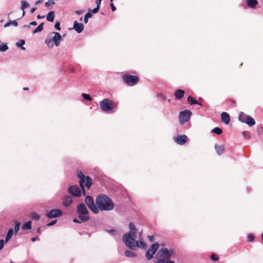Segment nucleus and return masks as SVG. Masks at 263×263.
Segmentation results:
<instances>
[{
    "instance_id": "f257e3e1",
    "label": "nucleus",
    "mask_w": 263,
    "mask_h": 263,
    "mask_svg": "<svg viewBox=\"0 0 263 263\" xmlns=\"http://www.w3.org/2000/svg\"><path fill=\"white\" fill-rule=\"evenodd\" d=\"M96 204L98 211H110L115 207V203L112 200L105 194H100L97 196Z\"/></svg>"
},
{
    "instance_id": "f03ea898",
    "label": "nucleus",
    "mask_w": 263,
    "mask_h": 263,
    "mask_svg": "<svg viewBox=\"0 0 263 263\" xmlns=\"http://www.w3.org/2000/svg\"><path fill=\"white\" fill-rule=\"evenodd\" d=\"M175 255L174 249H168L165 247L162 248L158 250L155 257V263H165L166 260L173 257Z\"/></svg>"
},
{
    "instance_id": "7ed1b4c3",
    "label": "nucleus",
    "mask_w": 263,
    "mask_h": 263,
    "mask_svg": "<svg viewBox=\"0 0 263 263\" xmlns=\"http://www.w3.org/2000/svg\"><path fill=\"white\" fill-rule=\"evenodd\" d=\"M61 34L56 32H52L50 33L47 36L45 43L47 46L50 48L53 47L54 45L57 47L60 44V42L62 40Z\"/></svg>"
},
{
    "instance_id": "20e7f679",
    "label": "nucleus",
    "mask_w": 263,
    "mask_h": 263,
    "mask_svg": "<svg viewBox=\"0 0 263 263\" xmlns=\"http://www.w3.org/2000/svg\"><path fill=\"white\" fill-rule=\"evenodd\" d=\"M136 234L126 233L122 236V241L126 246L132 250H135L138 245L137 240L135 239Z\"/></svg>"
},
{
    "instance_id": "39448f33",
    "label": "nucleus",
    "mask_w": 263,
    "mask_h": 263,
    "mask_svg": "<svg viewBox=\"0 0 263 263\" xmlns=\"http://www.w3.org/2000/svg\"><path fill=\"white\" fill-rule=\"evenodd\" d=\"M77 213L79 219L82 222H86L89 220V211L84 203H81L77 205Z\"/></svg>"
},
{
    "instance_id": "423d86ee",
    "label": "nucleus",
    "mask_w": 263,
    "mask_h": 263,
    "mask_svg": "<svg viewBox=\"0 0 263 263\" xmlns=\"http://www.w3.org/2000/svg\"><path fill=\"white\" fill-rule=\"evenodd\" d=\"M100 105L101 109L105 112H108L117 107V105L108 99H104L101 101Z\"/></svg>"
},
{
    "instance_id": "0eeeda50",
    "label": "nucleus",
    "mask_w": 263,
    "mask_h": 263,
    "mask_svg": "<svg viewBox=\"0 0 263 263\" xmlns=\"http://www.w3.org/2000/svg\"><path fill=\"white\" fill-rule=\"evenodd\" d=\"M238 120L240 122L245 123L250 126H252L255 124L254 119L242 111L240 112Z\"/></svg>"
},
{
    "instance_id": "6e6552de",
    "label": "nucleus",
    "mask_w": 263,
    "mask_h": 263,
    "mask_svg": "<svg viewBox=\"0 0 263 263\" xmlns=\"http://www.w3.org/2000/svg\"><path fill=\"white\" fill-rule=\"evenodd\" d=\"M192 115V112L188 109L180 111L178 116L179 121L180 124L183 125L185 123L189 121Z\"/></svg>"
},
{
    "instance_id": "1a4fd4ad",
    "label": "nucleus",
    "mask_w": 263,
    "mask_h": 263,
    "mask_svg": "<svg viewBox=\"0 0 263 263\" xmlns=\"http://www.w3.org/2000/svg\"><path fill=\"white\" fill-rule=\"evenodd\" d=\"M123 80L129 86H133L139 81V78L137 76H132L128 74L123 75Z\"/></svg>"
},
{
    "instance_id": "9d476101",
    "label": "nucleus",
    "mask_w": 263,
    "mask_h": 263,
    "mask_svg": "<svg viewBox=\"0 0 263 263\" xmlns=\"http://www.w3.org/2000/svg\"><path fill=\"white\" fill-rule=\"evenodd\" d=\"M68 192L72 195L73 197H79L83 193V189L77 185H71L68 189Z\"/></svg>"
},
{
    "instance_id": "9b49d317",
    "label": "nucleus",
    "mask_w": 263,
    "mask_h": 263,
    "mask_svg": "<svg viewBox=\"0 0 263 263\" xmlns=\"http://www.w3.org/2000/svg\"><path fill=\"white\" fill-rule=\"evenodd\" d=\"M159 245L157 242L154 243L151 245L146 251L145 254L147 260H149L153 257V255L156 253V251L159 249Z\"/></svg>"
},
{
    "instance_id": "f8f14e48",
    "label": "nucleus",
    "mask_w": 263,
    "mask_h": 263,
    "mask_svg": "<svg viewBox=\"0 0 263 263\" xmlns=\"http://www.w3.org/2000/svg\"><path fill=\"white\" fill-rule=\"evenodd\" d=\"M85 203L89 208V209L94 213H98V209L97 208V205L94 203L93 198L90 196H87L85 199Z\"/></svg>"
},
{
    "instance_id": "ddd939ff",
    "label": "nucleus",
    "mask_w": 263,
    "mask_h": 263,
    "mask_svg": "<svg viewBox=\"0 0 263 263\" xmlns=\"http://www.w3.org/2000/svg\"><path fill=\"white\" fill-rule=\"evenodd\" d=\"M63 215V212L60 209H53L47 212L46 214V217L49 219L56 218L61 216Z\"/></svg>"
},
{
    "instance_id": "4468645a",
    "label": "nucleus",
    "mask_w": 263,
    "mask_h": 263,
    "mask_svg": "<svg viewBox=\"0 0 263 263\" xmlns=\"http://www.w3.org/2000/svg\"><path fill=\"white\" fill-rule=\"evenodd\" d=\"M187 136L183 135L174 138L175 141L179 145H183L187 141Z\"/></svg>"
},
{
    "instance_id": "2eb2a0df",
    "label": "nucleus",
    "mask_w": 263,
    "mask_h": 263,
    "mask_svg": "<svg viewBox=\"0 0 263 263\" xmlns=\"http://www.w3.org/2000/svg\"><path fill=\"white\" fill-rule=\"evenodd\" d=\"M84 25L82 23H79L77 21H75L73 23V29L75 30V31L80 33L82 32L84 29Z\"/></svg>"
},
{
    "instance_id": "dca6fc26",
    "label": "nucleus",
    "mask_w": 263,
    "mask_h": 263,
    "mask_svg": "<svg viewBox=\"0 0 263 263\" xmlns=\"http://www.w3.org/2000/svg\"><path fill=\"white\" fill-rule=\"evenodd\" d=\"M221 121L226 124H228L230 121V117L228 113L223 112L221 114Z\"/></svg>"
},
{
    "instance_id": "f3484780",
    "label": "nucleus",
    "mask_w": 263,
    "mask_h": 263,
    "mask_svg": "<svg viewBox=\"0 0 263 263\" xmlns=\"http://www.w3.org/2000/svg\"><path fill=\"white\" fill-rule=\"evenodd\" d=\"M73 200L71 196H65L63 199V204L64 206L66 207H68L71 205L72 203Z\"/></svg>"
},
{
    "instance_id": "a211bd4d",
    "label": "nucleus",
    "mask_w": 263,
    "mask_h": 263,
    "mask_svg": "<svg viewBox=\"0 0 263 263\" xmlns=\"http://www.w3.org/2000/svg\"><path fill=\"white\" fill-rule=\"evenodd\" d=\"M185 91L182 89H177L174 92V96L176 99H181L184 95Z\"/></svg>"
},
{
    "instance_id": "6ab92c4d",
    "label": "nucleus",
    "mask_w": 263,
    "mask_h": 263,
    "mask_svg": "<svg viewBox=\"0 0 263 263\" xmlns=\"http://www.w3.org/2000/svg\"><path fill=\"white\" fill-rule=\"evenodd\" d=\"M215 149L216 152V153L218 155H221L222 153H224L225 148L224 145H218L217 144H215Z\"/></svg>"
},
{
    "instance_id": "aec40b11",
    "label": "nucleus",
    "mask_w": 263,
    "mask_h": 263,
    "mask_svg": "<svg viewBox=\"0 0 263 263\" xmlns=\"http://www.w3.org/2000/svg\"><path fill=\"white\" fill-rule=\"evenodd\" d=\"M247 6L250 8H254L258 4L257 0H246Z\"/></svg>"
},
{
    "instance_id": "412c9836",
    "label": "nucleus",
    "mask_w": 263,
    "mask_h": 263,
    "mask_svg": "<svg viewBox=\"0 0 263 263\" xmlns=\"http://www.w3.org/2000/svg\"><path fill=\"white\" fill-rule=\"evenodd\" d=\"M55 13L54 11H50L46 16V20L50 22H53L54 19Z\"/></svg>"
},
{
    "instance_id": "4be33fe9",
    "label": "nucleus",
    "mask_w": 263,
    "mask_h": 263,
    "mask_svg": "<svg viewBox=\"0 0 263 263\" xmlns=\"http://www.w3.org/2000/svg\"><path fill=\"white\" fill-rule=\"evenodd\" d=\"M141 233H142V232H140V234L139 236V238L140 239V240L137 241L138 245L137 246V248L139 247V248H141L142 249H145L146 248V245L144 241L141 240V239H142V238L141 237Z\"/></svg>"
},
{
    "instance_id": "5701e85b",
    "label": "nucleus",
    "mask_w": 263,
    "mask_h": 263,
    "mask_svg": "<svg viewBox=\"0 0 263 263\" xmlns=\"http://www.w3.org/2000/svg\"><path fill=\"white\" fill-rule=\"evenodd\" d=\"M128 227L129 229V231L128 233H130V234H136V231L137 230L135 225L132 223L130 222L129 223Z\"/></svg>"
},
{
    "instance_id": "b1692460",
    "label": "nucleus",
    "mask_w": 263,
    "mask_h": 263,
    "mask_svg": "<svg viewBox=\"0 0 263 263\" xmlns=\"http://www.w3.org/2000/svg\"><path fill=\"white\" fill-rule=\"evenodd\" d=\"M187 101L190 103V104H198L199 105H202L201 103H199L197 101L195 100L192 96H190L187 98Z\"/></svg>"
},
{
    "instance_id": "393cba45",
    "label": "nucleus",
    "mask_w": 263,
    "mask_h": 263,
    "mask_svg": "<svg viewBox=\"0 0 263 263\" xmlns=\"http://www.w3.org/2000/svg\"><path fill=\"white\" fill-rule=\"evenodd\" d=\"M31 229V221H29L23 224L22 226L23 230H30Z\"/></svg>"
},
{
    "instance_id": "a878e982",
    "label": "nucleus",
    "mask_w": 263,
    "mask_h": 263,
    "mask_svg": "<svg viewBox=\"0 0 263 263\" xmlns=\"http://www.w3.org/2000/svg\"><path fill=\"white\" fill-rule=\"evenodd\" d=\"M92 180L89 177V176H87L86 177V181L85 182V186L89 189L91 186V185L92 184Z\"/></svg>"
},
{
    "instance_id": "bb28decb",
    "label": "nucleus",
    "mask_w": 263,
    "mask_h": 263,
    "mask_svg": "<svg viewBox=\"0 0 263 263\" xmlns=\"http://www.w3.org/2000/svg\"><path fill=\"white\" fill-rule=\"evenodd\" d=\"M86 177H85V178H80V186L81 187V188L83 189V194L84 196H85V191L84 188V183H85L86 181Z\"/></svg>"
},
{
    "instance_id": "cd10ccee",
    "label": "nucleus",
    "mask_w": 263,
    "mask_h": 263,
    "mask_svg": "<svg viewBox=\"0 0 263 263\" xmlns=\"http://www.w3.org/2000/svg\"><path fill=\"white\" fill-rule=\"evenodd\" d=\"M10 25H13L14 26H17L18 25V23L16 21V20H13V21H9L8 22H7L5 25L4 27H7L10 26Z\"/></svg>"
},
{
    "instance_id": "c85d7f7f",
    "label": "nucleus",
    "mask_w": 263,
    "mask_h": 263,
    "mask_svg": "<svg viewBox=\"0 0 263 263\" xmlns=\"http://www.w3.org/2000/svg\"><path fill=\"white\" fill-rule=\"evenodd\" d=\"M125 255L128 257H135L136 254L134 252L130 250H126L124 252Z\"/></svg>"
},
{
    "instance_id": "c756f323",
    "label": "nucleus",
    "mask_w": 263,
    "mask_h": 263,
    "mask_svg": "<svg viewBox=\"0 0 263 263\" xmlns=\"http://www.w3.org/2000/svg\"><path fill=\"white\" fill-rule=\"evenodd\" d=\"M25 41L24 40H21L18 42L16 43V46L17 47L21 48L22 50H25V48L23 46L25 44Z\"/></svg>"
},
{
    "instance_id": "7c9ffc66",
    "label": "nucleus",
    "mask_w": 263,
    "mask_h": 263,
    "mask_svg": "<svg viewBox=\"0 0 263 263\" xmlns=\"http://www.w3.org/2000/svg\"><path fill=\"white\" fill-rule=\"evenodd\" d=\"M30 217L32 219L37 221L40 219V216L35 212H31L30 214Z\"/></svg>"
},
{
    "instance_id": "2f4dec72",
    "label": "nucleus",
    "mask_w": 263,
    "mask_h": 263,
    "mask_svg": "<svg viewBox=\"0 0 263 263\" xmlns=\"http://www.w3.org/2000/svg\"><path fill=\"white\" fill-rule=\"evenodd\" d=\"M44 23H41L33 31V34H35L37 32H41L43 29Z\"/></svg>"
},
{
    "instance_id": "473e14b6",
    "label": "nucleus",
    "mask_w": 263,
    "mask_h": 263,
    "mask_svg": "<svg viewBox=\"0 0 263 263\" xmlns=\"http://www.w3.org/2000/svg\"><path fill=\"white\" fill-rule=\"evenodd\" d=\"M55 4L54 0H48L45 3V6L49 9H51L52 6Z\"/></svg>"
},
{
    "instance_id": "72a5a7b5",
    "label": "nucleus",
    "mask_w": 263,
    "mask_h": 263,
    "mask_svg": "<svg viewBox=\"0 0 263 263\" xmlns=\"http://www.w3.org/2000/svg\"><path fill=\"white\" fill-rule=\"evenodd\" d=\"M13 234V230L12 229L9 230L5 238V241L7 242L12 237Z\"/></svg>"
},
{
    "instance_id": "f704fd0d",
    "label": "nucleus",
    "mask_w": 263,
    "mask_h": 263,
    "mask_svg": "<svg viewBox=\"0 0 263 263\" xmlns=\"http://www.w3.org/2000/svg\"><path fill=\"white\" fill-rule=\"evenodd\" d=\"M92 15L90 12V10H89L84 16V22L85 24H87L88 23V18H91L92 17Z\"/></svg>"
},
{
    "instance_id": "c9c22d12",
    "label": "nucleus",
    "mask_w": 263,
    "mask_h": 263,
    "mask_svg": "<svg viewBox=\"0 0 263 263\" xmlns=\"http://www.w3.org/2000/svg\"><path fill=\"white\" fill-rule=\"evenodd\" d=\"M8 46L7 44L2 43L1 45H0V51L5 52L8 49Z\"/></svg>"
},
{
    "instance_id": "e433bc0d",
    "label": "nucleus",
    "mask_w": 263,
    "mask_h": 263,
    "mask_svg": "<svg viewBox=\"0 0 263 263\" xmlns=\"http://www.w3.org/2000/svg\"><path fill=\"white\" fill-rule=\"evenodd\" d=\"M212 132L219 135L222 133V130L219 127H215L212 130Z\"/></svg>"
},
{
    "instance_id": "4c0bfd02",
    "label": "nucleus",
    "mask_w": 263,
    "mask_h": 263,
    "mask_svg": "<svg viewBox=\"0 0 263 263\" xmlns=\"http://www.w3.org/2000/svg\"><path fill=\"white\" fill-rule=\"evenodd\" d=\"M29 6V4L25 1H21V9L24 11L25 9Z\"/></svg>"
},
{
    "instance_id": "58836bf2",
    "label": "nucleus",
    "mask_w": 263,
    "mask_h": 263,
    "mask_svg": "<svg viewBox=\"0 0 263 263\" xmlns=\"http://www.w3.org/2000/svg\"><path fill=\"white\" fill-rule=\"evenodd\" d=\"M21 223L19 222H16L14 226V233L16 234L19 231L20 228Z\"/></svg>"
},
{
    "instance_id": "ea45409f",
    "label": "nucleus",
    "mask_w": 263,
    "mask_h": 263,
    "mask_svg": "<svg viewBox=\"0 0 263 263\" xmlns=\"http://www.w3.org/2000/svg\"><path fill=\"white\" fill-rule=\"evenodd\" d=\"M82 96L84 99L86 100L89 101H91L92 100V98L90 97V96L88 94L83 93Z\"/></svg>"
},
{
    "instance_id": "a19ab883",
    "label": "nucleus",
    "mask_w": 263,
    "mask_h": 263,
    "mask_svg": "<svg viewBox=\"0 0 263 263\" xmlns=\"http://www.w3.org/2000/svg\"><path fill=\"white\" fill-rule=\"evenodd\" d=\"M30 25L36 26V25H37V23L35 21H32V22H30L28 25H24L23 26V27L24 28H25V27L29 28Z\"/></svg>"
},
{
    "instance_id": "79ce46f5",
    "label": "nucleus",
    "mask_w": 263,
    "mask_h": 263,
    "mask_svg": "<svg viewBox=\"0 0 263 263\" xmlns=\"http://www.w3.org/2000/svg\"><path fill=\"white\" fill-rule=\"evenodd\" d=\"M254 239V236L252 234H249L248 235V240L250 242L253 241Z\"/></svg>"
},
{
    "instance_id": "37998d69",
    "label": "nucleus",
    "mask_w": 263,
    "mask_h": 263,
    "mask_svg": "<svg viewBox=\"0 0 263 263\" xmlns=\"http://www.w3.org/2000/svg\"><path fill=\"white\" fill-rule=\"evenodd\" d=\"M106 231L113 236H115L117 234V232L114 229L107 230Z\"/></svg>"
},
{
    "instance_id": "c03bdc74",
    "label": "nucleus",
    "mask_w": 263,
    "mask_h": 263,
    "mask_svg": "<svg viewBox=\"0 0 263 263\" xmlns=\"http://www.w3.org/2000/svg\"><path fill=\"white\" fill-rule=\"evenodd\" d=\"M54 28L58 30H61L60 22L59 21H57L55 22V24L54 25Z\"/></svg>"
},
{
    "instance_id": "a18cd8bd",
    "label": "nucleus",
    "mask_w": 263,
    "mask_h": 263,
    "mask_svg": "<svg viewBox=\"0 0 263 263\" xmlns=\"http://www.w3.org/2000/svg\"><path fill=\"white\" fill-rule=\"evenodd\" d=\"M157 96L158 97L161 98L162 101H165L166 99V98L161 93H158Z\"/></svg>"
},
{
    "instance_id": "49530a36",
    "label": "nucleus",
    "mask_w": 263,
    "mask_h": 263,
    "mask_svg": "<svg viewBox=\"0 0 263 263\" xmlns=\"http://www.w3.org/2000/svg\"><path fill=\"white\" fill-rule=\"evenodd\" d=\"M77 175L79 178H85V175L83 174L81 171H78L77 172Z\"/></svg>"
},
{
    "instance_id": "de8ad7c7",
    "label": "nucleus",
    "mask_w": 263,
    "mask_h": 263,
    "mask_svg": "<svg viewBox=\"0 0 263 263\" xmlns=\"http://www.w3.org/2000/svg\"><path fill=\"white\" fill-rule=\"evenodd\" d=\"M100 7L99 6H97L96 8L93 9L91 11L92 13L95 14L99 11Z\"/></svg>"
},
{
    "instance_id": "09e8293b",
    "label": "nucleus",
    "mask_w": 263,
    "mask_h": 263,
    "mask_svg": "<svg viewBox=\"0 0 263 263\" xmlns=\"http://www.w3.org/2000/svg\"><path fill=\"white\" fill-rule=\"evenodd\" d=\"M57 222V220H53V221L50 222L49 223H47V226H48V227L52 226L54 225V224H55Z\"/></svg>"
},
{
    "instance_id": "8fccbe9b",
    "label": "nucleus",
    "mask_w": 263,
    "mask_h": 263,
    "mask_svg": "<svg viewBox=\"0 0 263 263\" xmlns=\"http://www.w3.org/2000/svg\"><path fill=\"white\" fill-rule=\"evenodd\" d=\"M211 259L213 260L216 261L218 259V258L214 254H213L211 256Z\"/></svg>"
},
{
    "instance_id": "3c124183",
    "label": "nucleus",
    "mask_w": 263,
    "mask_h": 263,
    "mask_svg": "<svg viewBox=\"0 0 263 263\" xmlns=\"http://www.w3.org/2000/svg\"><path fill=\"white\" fill-rule=\"evenodd\" d=\"M148 238L151 242H153L154 241V236L153 235H149L148 236Z\"/></svg>"
},
{
    "instance_id": "603ef678",
    "label": "nucleus",
    "mask_w": 263,
    "mask_h": 263,
    "mask_svg": "<svg viewBox=\"0 0 263 263\" xmlns=\"http://www.w3.org/2000/svg\"><path fill=\"white\" fill-rule=\"evenodd\" d=\"M84 12V10H77L75 11V13L77 14V15H81Z\"/></svg>"
},
{
    "instance_id": "864d4df0",
    "label": "nucleus",
    "mask_w": 263,
    "mask_h": 263,
    "mask_svg": "<svg viewBox=\"0 0 263 263\" xmlns=\"http://www.w3.org/2000/svg\"><path fill=\"white\" fill-rule=\"evenodd\" d=\"M4 246V240H0V250L3 248Z\"/></svg>"
},
{
    "instance_id": "5fc2aeb1",
    "label": "nucleus",
    "mask_w": 263,
    "mask_h": 263,
    "mask_svg": "<svg viewBox=\"0 0 263 263\" xmlns=\"http://www.w3.org/2000/svg\"><path fill=\"white\" fill-rule=\"evenodd\" d=\"M73 222H75V223H80L81 222H82L81 220L80 221L77 219V218H74L73 219Z\"/></svg>"
},
{
    "instance_id": "6e6d98bb",
    "label": "nucleus",
    "mask_w": 263,
    "mask_h": 263,
    "mask_svg": "<svg viewBox=\"0 0 263 263\" xmlns=\"http://www.w3.org/2000/svg\"><path fill=\"white\" fill-rule=\"evenodd\" d=\"M110 7H111V10L112 11H115L116 10V9L115 6L112 3L110 4Z\"/></svg>"
},
{
    "instance_id": "4d7b16f0",
    "label": "nucleus",
    "mask_w": 263,
    "mask_h": 263,
    "mask_svg": "<svg viewBox=\"0 0 263 263\" xmlns=\"http://www.w3.org/2000/svg\"><path fill=\"white\" fill-rule=\"evenodd\" d=\"M43 2V0H38L35 3V5H37L41 3H42Z\"/></svg>"
},
{
    "instance_id": "13d9d810",
    "label": "nucleus",
    "mask_w": 263,
    "mask_h": 263,
    "mask_svg": "<svg viewBox=\"0 0 263 263\" xmlns=\"http://www.w3.org/2000/svg\"><path fill=\"white\" fill-rule=\"evenodd\" d=\"M101 1H102V0H97V1H96L97 6H99L100 7Z\"/></svg>"
},
{
    "instance_id": "bf43d9fd",
    "label": "nucleus",
    "mask_w": 263,
    "mask_h": 263,
    "mask_svg": "<svg viewBox=\"0 0 263 263\" xmlns=\"http://www.w3.org/2000/svg\"><path fill=\"white\" fill-rule=\"evenodd\" d=\"M249 134V133H247V132H243V135L245 138H247L248 137L247 136V135Z\"/></svg>"
},
{
    "instance_id": "052dcab7",
    "label": "nucleus",
    "mask_w": 263,
    "mask_h": 263,
    "mask_svg": "<svg viewBox=\"0 0 263 263\" xmlns=\"http://www.w3.org/2000/svg\"><path fill=\"white\" fill-rule=\"evenodd\" d=\"M36 240H39V238L37 237H33L31 238V240L33 242H34Z\"/></svg>"
},
{
    "instance_id": "680f3d73",
    "label": "nucleus",
    "mask_w": 263,
    "mask_h": 263,
    "mask_svg": "<svg viewBox=\"0 0 263 263\" xmlns=\"http://www.w3.org/2000/svg\"><path fill=\"white\" fill-rule=\"evenodd\" d=\"M36 8H33L31 9L30 10V12L31 13H33L34 12V11L36 10Z\"/></svg>"
},
{
    "instance_id": "e2e57ef3",
    "label": "nucleus",
    "mask_w": 263,
    "mask_h": 263,
    "mask_svg": "<svg viewBox=\"0 0 263 263\" xmlns=\"http://www.w3.org/2000/svg\"><path fill=\"white\" fill-rule=\"evenodd\" d=\"M44 17H45V16H44V15H43V16H41V15H38L37 16V18L38 19L43 18H44Z\"/></svg>"
},
{
    "instance_id": "0e129e2a",
    "label": "nucleus",
    "mask_w": 263,
    "mask_h": 263,
    "mask_svg": "<svg viewBox=\"0 0 263 263\" xmlns=\"http://www.w3.org/2000/svg\"><path fill=\"white\" fill-rule=\"evenodd\" d=\"M36 232L37 233H40L41 232V228H38L36 230Z\"/></svg>"
},
{
    "instance_id": "69168bd1",
    "label": "nucleus",
    "mask_w": 263,
    "mask_h": 263,
    "mask_svg": "<svg viewBox=\"0 0 263 263\" xmlns=\"http://www.w3.org/2000/svg\"><path fill=\"white\" fill-rule=\"evenodd\" d=\"M25 11H24H24H23V13H22V14H23V15H22V16H23L25 15Z\"/></svg>"
},
{
    "instance_id": "338daca9",
    "label": "nucleus",
    "mask_w": 263,
    "mask_h": 263,
    "mask_svg": "<svg viewBox=\"0 0 263 263\" xmlns=\"http://www.w3.org/2000/svg\"><path fill=\"white\" fill-rule=\"evenodd\" d=\"M24 90H28V88L24 87Z\"/></svg>"
},
{
    "instance_id": "774afa93",
    "label": "nucleus",
    "mask_w": 263,
    "mask_h": 263,
    "mask_svg": "<svg viewBox=\"0 0 263 263\" xmlns=\"http://www.w3.org/2000/svg\"><path fill=\"white\" fill-rule=\"evenodd\" d=\"M151 253H152V252H151V251H149V253H148V255H151Z\"/></svg>"
}]
</instances>
